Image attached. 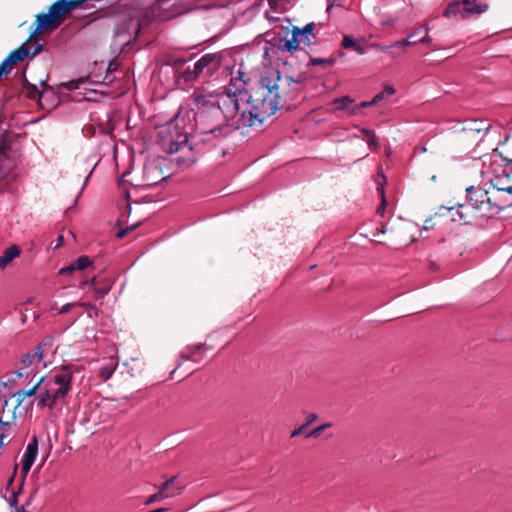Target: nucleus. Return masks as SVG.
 <instances>
[{
    "instance_id": "nucleus-1",
    "label": "nucleus",
    "mask_w": 512,
    "mask_h": 512,
    "mask_svg": "<svg viewBox=\"0 0 512 512\" xmlns=\"http://www.w3.org/2000/svg\"><path fill=\"white\" fill-rule=\"evenodd\" d=\"M279 71L262 76L250 93L238 91L218 96L195 95V109L180 108L176 116L160 131L161 148L168 154L181 153L175 158L185 168L194 163L188 135L195 130L201 141L222 139L241 127L261 126L284 106V85Z\"/></svg>"
},
{
    "instance_id": "nucleus-2",
    "label": "nucleus",
    "mask_w": 512,
    "mask_h": 512,
    "mask_svg": "<svg viewBox=\"0 0 512 512\" xmlns=\"http://www.w3.org/2000/svg\"><path fill=\"white\" fill-rule=\"evenodd\" d=\"M79 372L78 366L65 364L55 367L42 376L41 399L37 407L46 410L53 422L70 413V397L74 374Z\"/></svg>"
},
{
    "instance_id": "nucleus-3",
    "label": "nucleus",
    "mask_w": 512,
    "mask_h": 512,
    "mask_svg": "<svg viewBox=\"0 0 512 512\" xmlns=\"http://www.w3.org/2000/svg\"><path fill=\"white\" fill-rule=\"evenodd\" d=\"M223 54L208 53L203 55L192 66L184 58H177L173 61L172 67L179 79L185 83L194 81L200 77L204 80L213 76L220 68Z\"/></svg>"
},
{
    "instance_id": "nucleus-4",
    "label": "nucleus",
    "mask_w": 512,
    "mask_h": 512,
    "mask_svg": "<svg viewBox=\"0 0 512 512\" xmlns=\"http://www.w3.org/2000/svg\"><path fill=\"white\" fill-rule=\"evenodd\" d=\"M488 194H466V201L457 204V207H448L450 212L455 211L459 216V220L467 222L471 218L473 212H478L479 216L484 217L493 214L497 208L494 207L487 197ZM453 220L455 214L452 213Z\"/></svg>"
},
{
    "instance_id": "nucleus-5",
    "label": "nucleus",
    "mask_w": 512,
    "mask_h": 512,
    "mask_svg": "<svg viewBox=\"0 0 512 512\" xmlns=\"http://www.w3.org/2000/svg\"><path fill=\"white\" fill-rule=\"evenodd\" d=\"M46 346L45 343H41L22 357L16 366V377L24 380H33L43 368L47 367V361L45 359Z\"/></svg>"
},
{
    "instance_id": "nucleus-6",
    "label": "nucleus",
    "mask_w": 512,
    "mask_h": 512,
    "mask_svg": "<svg viewBox=\"0 0 512 512\" xmlns=\"http://www.w3.org/2000/svg\"><path fill=\"white\" fill-rule=\"evenodd\" d=\"M314 23H309L302 29L293 27L291 39H281L278 44V48L282 51L294 52L299 48V36H305L306 40L300 39L302 43L309 45L311 38H314Z\"/></svg>"
},
{
    "instance_id": "nucleus-7",
    "label": "nucleus",
    "mask_w": 512,
    "mask_h": 512,
    "mask_svg": "<svg viewBox=\"0 0 512 512\" xmlns=\"http://www.w3.org/2000/svg\"><path fill=\"white\" fill-rule=\"evenodd\" d=\"M491 188L496 189L498 192H512V160L507 163L503 175L489 178L488 183H484L479 187L483 192H489Z\"/></svg>"
},
{
    "instance_id": "nucleus-8",
    "label": "nucleus",
    "mask_w": 512,
    "mask_h": 512,
    "mask_svg": "<svg viewBox=\"0 0 512 512\" xmlns=\"http://www.w3.org/2000/svg\"><path fill=\"white\" fill-rule=\"evenodd\" d=\"M38 455V441L34 436L27 444L21 459V477L24 479L29 473Z\"/></svg>"
},
{
    "instance_id": "nucleus-9",
    "label": "nucleus",
    "mask_w": 512,
    "mask_h": 512,
    "mask_svg": "<svg viewBox=\"0 0 512 512\" xmlns=\"http://www.w3.org/2000/svg\"><path fill=\"white\" fill-rule=\"evenodd\" d=\"M462 19H469L472 16H479L488 11L489 5L485 2H477V0H462Z\"/></svg>"
},
{
    "instance_id": "nucleus-10",
    "label": "nucleus",
    "mask_w": 512,
    "mask_h": 512,
    "mask_svg": "<svg viewBox=\"0 0 512 512\" xmlns=\"http://www.w3.org/2000/svg\"><path fill=\"white\" fill-rule=\"evenodd\" d=\"M174 481H175V477H172L169 480H167L165 483H163V485L161 486L160 490L157 493L151 495L146 500L145 504L146 505H150L152 503L161 501V500L166 499V498L174 497L175 495L179 494L180 491H181V487H178L173 492H168L167 491L168 488L173 485Z\"/></svg>"
},
{
    "instance_id": "nucleus-11",
    "label": "nucleus",
    "mask_w": 512,
    "mask_h": 512,
    "mask_svg": "<svg viewBox=\"0 0 512 512\" xmlns=\"http://www.w3.org/2000/svg\"><path fill=\"white\" fill-rule=\"evenodd\" d=\"M332 105L335 106L336 110L346 111L351 115L358 113V106L350 96L336 98L332 101Z\"/></svg>"
},
{
    "instance_id": "nucleus-12",
    "label": "nucleus",
    "mask_w": 512,
    "mask_h": 512,
    "mask_svg": "<svg viewBox=\"0 0 512 512\" xmlns=\"http://www.w3.org/2000/svg\"><path fill=\"white\" fill-rule=\"evenodd\" d=\"M90 265H91V261L87 256H80L78 259H76L70 265H68L64 268H61L59 271V274L60 275H69L75 271L85 270Z\"/></svg>"
},
{
    "instance_id": "nucleus-13",
    "label": "nucleus",
    "mask_w": 512,
    "mask_h": 512,
    "mask_svg": "<svg viewBox=\"0 0 512 512\" xmlns=\"http://www.w3.org/2000/svg\"><path fill=\"white\" fill-rule=\"evenodd\" d=\"M42 388V376L36 381V383L28 388L21 389L16 393V396L20 401H24L27 397L36 396V400L41 399V389Z\"/></svg>"
},
{
    "instance_id": "nucleus-14",
    "label": "nucleus",
    "mask_w": 512,
    "mask_h": 512,
    "mask_svg": "<svg viewBox=\"0 0 512 512\" xmlns=\"http://www.w3.org/2000/svg\"><path fill=\"white\" fill-rule=\"evenodd\" d=\"M30 54V49L28 44L25 43L21 45L18 49L12 51L7 58L15 65L16 63L24 60Z\"/></svg>"
},
{
    "instance_id": "nucleus-15",
    "label": "nucleus",
    "mask_w": 512,
    "mask_h": 512,
    "mask_svg": "<svg viewBox=\"0 0 512 512\" xmlns=\"http://www.w3.org/2000/svg\"><path fill=\"white\" fill-rule=\"evenodd\" d=\"M423 27L419 26L418 28L414 29L407 38L396 41L393 43V46H399L400 48H405L407 46H413L418 43V40H415L414 38L418 36L422 32Z\"/></svg>"
},
{
    "instance_id": "nucleus-16",
    "label": "nucleus",
    "mask_w": 512,
    "mask_h": 512,
    "mask_svg": "<svg viewBox=\"0 0 512 512\" xmlns=\"http://www.w3.org/2000/svg\"><path fill=\"white\" fill-rule=\"evenodd\" d=\"M462 9H463L462 0L453 1L444 10L443 16L446 18H450L452 16L460 15L462 17Z\"/></svg>"
},
{
    "instance_id": "nucleus-17",
    "label": "nucleus",
    "mask_w": 512,
    "mask_h": 512,
    "mask_svg": "<svg viewBox=\"0 0 512 512\" xmlns=\"http://www.w3.org/2000/svg\"><path fill=\"white\" fill-rule=\"evenodd\" d=\"M389 196H391V194H389ZM380 200L381 202L376 209V213L379 216L384 217L386 211L390 212L393 209V206L388 198V194H380Z\"/></svg>"
},
{
    "instance_id": "nucleus-18",
    "label": "nucleus",
    "mask_w": 512,
    "mask_h": 512,
    "mask_svg": "<svg viewBox=\"0 0 512 512\" xmlns=\"http://www.w3.org/2000/svg\"><path fill=\"white\" fill-rule=\"evenodd\" d=\"M117 367V363L114 360H109L105 365L101 366L99 374L103 380H107L111 377Z\"/></svg>"
},
{
    "instance_id": "nucleus-19",
    "label": "nucleus",
    "mask_w": 512,
    "mask_h": 512,
    "mask_svg": "<svg viewBox=\"0 0 512 512\" xmlns=\"http://www.w3.org/2000/svg\"><path fill=\"white\" fill-rule=\"evenodd\" d=\"M374 181L376 184V192H385L386 177L381 167L378 169V172L374 177Z\"/></svg>"
},
{
    "instance_id": "nucleus-20",
    "label": "nucleus",
    "mask_w": 512,
    "mask_h": 512,
    "mask_svg": "<svg viewBox=\"0 0 512 512\" xmlns=\"http://www.w3.org/2000/svg\"><path fill=\"white\" fill-rule=\"evenodd\" d=\"M395 93V89L392 86H385V88L377 93L373 98L374 102L379 103L380 101L392 96Z\"/></svg>"
},
{
    "instance_id": "nucleus-21",
    "label": "nucleus",
    "mask_w": 512,
    "mask_h": 512,
    "mask_svg": "<svg viewBox=\"0 0 512 512\" xmlns=\"http://www.w3.org/2000/svg\"><path fill=\"white\" fill-rule=\"evenodd\" d=\"M15 418L13 416L6 415L5 409L3 408L0 412V431H4L5 427H10L14 424Z\"/></svg>"
},
{
    "instance_id": "nucleus-22",
    "label": "nucleus",
    "mask_w": 512,
    "mask_h": 512,
    "mask_svg": "<svg viewBox=\"0 0 512 512\" xmlns=\"http://www.w3.org/2000/svg\"><path fill=\"white\" fill-rule=\"evenodd\" d=\"M335 60L333 58H310L308 65L309 66H315V65H327L331 66L333 65Z\"/></svg>"
},
{
    "instance_id": "nucleus-23",
    "label": "nucleus",
    "mask_w": 512,
    "mask_h": 512,
    "mask_svg": "<svg viewBox=\"0 0 512 512\" xmlns=\"http://www.w3.org/2000/svg\"><path fill=\"white\" fill-rule=\"evenodd\" d=\"M20 254V249L13 245L9 248H7L4 253L3 257L6 258L9 262H11L14 258H16Z\"/></svg>"
},
{
    "instance_id": "nucleus-24",
    "label": "nucleus",
    "mask_w": 512,
    "mask_h": 512,
    "mask_svg": "<svg viewBox=\"0 0 512 512\" xmlns=\"http://www.w3.org/2000/svg\"><path fill=\"white\" fill-rule=\"evenodd\" d=\"M489 128H490V126L489 125L486 126L483 121H480V122L474 121L473 126L469 129L471 131H476L478 133L484 132V135H485L489 131Z\"/></svg>"
},
{
    "instance_id": "nucleus-25",
    "label": "nucleus",
    "mask_w": 512,
    "mask_h": 512,
    "mask_svg": "<svg viewBox=\"0 0 512 512\" xmlns=\"http://www.w3.org/2000/svg\"><path fill=\"white\" fill-rule=\"evenodd\" d=\"M14 64L6 57L0 64V71L2 75H7L13 69Z\"/></svg>"
},
{
    "instance_id": "nucleus-26",
    "label": "nucleus",
    "mask_w": 512,
    "mask_h": 512,
    "mask_svg": "<svg viewBox=\"0 0 512 512\" xmlns=\"http://www.w3.org/2000/svg\"><path fill=\"white\" fill-rule=\"evenodd\" d=\"M374 47L384 53H390L393 58H396L398 54L391 51L392 48H396L397 46H393V43L390 45H384V44H375Z\"/></svg>"
},
{
    "instance_id": "nucleus-27",
    "label": "nucleus",
    "mask_w": 512,
    "mask_h": 512,
    "mask_svg": "<svg viewBox=\"0 0 512 512\" xmlns=\"http://www.w3.org/2000/svg\"><path fill=\"white\" fill-rule=\"evenodd\" d=\"M110 291V286L96 287L94 288L95 299L103 298Z\"/></svg>"
},
{
    "instance_id": "nucleus-28",
    "label": "nucleus",
    "mask_w": 512,
    "mask_h": 512,
    "mask_svg": "<svg viewBox=\"0 0 512 512\" xmlns=\"http://www.w3.org/2000/svg\"><path fill=\"white\" fill-rule=\"evenodd\" d=\"M422 27H423L422 31L424 32V36L422 38L418 39V43L432 45V38L428 35L429 27L426 25H422Z\"/></svg>"
},
{
    "instance_id": "nucleus-29",
    "label": "nucleus",
    "mask_w": 512,
    "mask_h": 512,
    "mask_svg": "<svg viewBox=\"0 0 512 512\" xmlns=\"http://www.w3.org/2000/svg\"><path fill=\"white\" fill-rule=\"evenodd\" d=\"M342 46L344 48H353L357 46L356 40L352 36L345 35L342 40Z\"/></svg>"
},
{
    "instance_id": "nucleus-30",
    "label": "nucleus",
    "mask_w": 512,
    "mask_h": 512,
    "mask_svg": "<svg viewBox=\"0 0 512 512\" xmlns=\"http://www.w3.org/2000/svg\"><path fill=\"white\" fill-rule=\"evenodd\" d=\"M327 427H330V424H324V425H321L313 430H311L307 435L306 437H313V438H317L319 437L322 432L324 431V429H326Z\"/></svg>"
},
{
    "instance_id": "nucleus-31",
    "label": "nucleus",
    "mask_w": 512,
    "mask_h": 512,
    "mask_svg": "<svg viewBox=\"0 0 512 512\" xmlns=\"http://www.w3.org/2000/svg\"><path fill=\"white\" fill-rule=\"evenodd\" d=\"M366 141H367L368 146L372 150H376L379 147V140H378V137L376 136L375 132L370 137H368Z\"/></svg>"
},
{
    "instance_id": "nucleus-32",
    "label": "nucleus",
    "mask_w": 512,
    "mask_h": 512,
    "mask_svg": "<svg viewBox=\"0 0 512 512\" xmlns=\"http://www.w3.org/2000/svg\"><path fill=\"white\" fill-rule=\"evenodd\" d=\"M76 305H77V302L67 303L61 307V309L59 310V313L65 314V313L69 312L73 307H76Z\"/></svg>"
},
{
    "instance_id": "nucleus-33",
    "label": "nucleus",
    "mask_w": 512,
    "mask_h": 512,
    "mask_svg": "<svg viewBox=\"0 0 512 512\" xmlns=\"http://www.w3.org/2000/svg\"><path fill=\"white\" fill-rule=\"evenodd\" d=\"M77 306L84 307L88 313H90L91 310L95 309L94 305H92L91 303H86V302H77L76 307Z\"/></svg>"
},
{
    "instance_id": "nucleus-34",
    "label": "nucleus",
    "mask_w": 512,
    "mask_h": 512,
    "mask_svg": "<svg viewBox=\"0 0 512 512\" xmlns=\"http://www.w3.org/2000/svg\"><path fill=\"white\" fill-rule=\"evenodd\" d=\"M134 226L127 227L125 229H121L116 233L118 238H123L129 231L133 230Z\"/></svg>"
},
{
    "instance_id": "nucleus-35",
    "label": "nucleus",
    "mask_w": 512,
    "mask_h": 512,
    "mask_svg": "<svg viewBox=\"0 0 512 512\" xmlns=\"http://www.w3.org/2000/svg\"><path fill=\"white\" fill-rule=\"evenodd\" d=\"M375 104H376V102H374V98H373L371 101H363L357 106H358V110H359L360 108L370 107Z\"/></svg>"
},
{
    "instance_id": "nucleus-36",
    "label": "nucleus",
    "mask_w": 512,
    "mask_h": 512,
    "mask_svg": "<svg viewBox=\"0 0 512 512\" xmlns=\"http://www.w3.org/2000/svg\"><path fill=\"white\" fill-rule=\"evenodd\" d=\"M360 131H361L362 135L365 137L366 140H367L368 137H370L374 133L373 130L366 129V128H361Z\"/></svg>"
},
{
    "instance_id": "nucleus-37",
    "label": "nucleus",
    "mask_w": 512,
    "mask_h": 512,
    "mask_svg": "<svg viewBox=\"0 0 512 512\" xmlns=\"http://www.w3.org/2000/svg\"><path fill=\"white\" fill-rule=\"evenodd\" d=\"M42 50H43V45H42V44H37V45L34 47L33 51L31 52V55H32V56H36V55H38Z\"/></svg>"
},
{
    "instance_id": "nucleus-38",
    "label": "nucleus",
    "mask_w": 512,
    "mask_h": 512,
    "mask_svg": "<svg viewBox=\"0 0 512 512\" xmlns=\"http://www.w3.org/2000/svg\"><path fill=\"white\" fill-rule=\"evenodd\" d=\"M306 427V425H302L301 427L295 429L292 433H291V437H296L298 435H300L303 431V429Z\"/></svg>"
},
{
    "instance_id": "nucleus-39",
    "label": "nucleus",
    "mask_w": 512,
    "mask_h": 512,
    "mask_svg": "<svg viewBox=\"0 0 512 512\" xmlns=\"http://www.w3.org/2000/svg\"><path fill=\"white\" fill-rule=\"evenodd\" d=\"M178 487H181V488H182V486H181V485H179V484L177 483V481L175 480V481H174V483H173V485H172V486H170V487L168 488V490H167V491H168V492H173V491H175Z\"/></svg>"
},
{
    "instance_id": "nucleus-40",
    "label": "nucleus",
    "mask_w": 512,
    "mask_h": 512,
    "mask_svg": "<svg viewBox=\"0 0 512 512\" xmlns=\"http://www.w3.org/2000/svg\"><path fill=\"white\" fill-rule=\"evenodd\" d=\"M111 66H112V64H110L108 67L107 74L105 75V78H104L105 81H109V82L113 81V78H111V76H110Z\"/></svg>"
},
{
    "instance_id": "nucleus-41",
    "label": "nucleus",
    "mask_w": 512,
    "mask_h": 512,
    "mask_svg": "<svg viewBox=\"0 0 512 512\" xmlns=\"http://www.w3.org/2000/svg\"><path fill=\"white\" fill-rule=\"evenodd\" d=\"M9 263L10 262L6 258H4L3 256L0 257V268H4Z\"/></svg>"
},
{
    "instance_id": "nucleus-42",
    "label": "nucleus",
    "mask_w": 512,
    "mask_h": 512,
    "mask_svg": "<svg viewBox=\"0 0 512 512\" xmlns=\"http://www.w3.org/2000/svg\"><path fill=\"white\" fill-rule=\"evenodd\" d=\"M510 184H512V179H511V178H509V179H505V180L501 181V182L498 184V186H508V185H510Z\"/></svg>"
},
{
    "instance_id": "nucleus-43",
    "label": "nucleus",
    "mask_w": 512,
    "mask_h": 512,
    "mask_svg": "<svg viewBox=\"0 0 512 512\" xmlns=\"http://www.w3.org/2000/svg\"><path fill=\"white\" fill-rule=\"evenodd\" d=\"M317 418L316 414H310L308 416V421L307 423L305 424L306 426L309 425L310 423H312L315 419Z\"/></svg>"
},
{
    "instance_id": "nucleus-44",
    "label": "nucleus",
    "mask_w": 512,
    "mask_h": 512,
    "mask_svg": "<svg viewBox=\"0 0 512 512\" xmlns=\"http://www.w3.org/2000/svg\"><path fill=\"white\" fill-rule=\"evenodd\" d=\"M124 195H125V198L123 199V202H124L125 206L129 208V206H130V204H129V196H130V194L126 193Z\"/></svg>"
},
{
    "instance_id": "nucleus-45",
    "label": "nucleus",
    "mask_w": 512,
    "mask_h": 512,
    "mask_svg": "<svg viewBox=\"0 0 512 512\" xmlns=\"http://www.w3.org/2000/svg\"><path fill=\"white\" fill-rule=\"evenodd\" d=\"M200 349H201V345L195 346L194 351L190 355H188V358H191L194 360V355H195L196 350H200Z\"/></svg>"
},
{
    "instance_id": "nucleus-46",
    "label": "nucleus",
    "mask_w": 512,
    "mask_h": 512,
    "mask_svg": "<svg viewBox=\"0 0 512 512\" xmlns=\"http://www.w3.org/2000/svg\"><path fill=\"white\" fill-rule=\"evenodd\" d=\"M354 49L359 53V54H364L365 53V50L363 47H361L358 43H357V46L354 47Z\"/></svg>"
},
{
    "instance_id": "nucleus-47",
    "label": "nucleus",
    "mask_w": 512,
    "mask_h": 512,
    "mask_svg": "<svg viewBox=\"0 0 512 512\" xmlns=\"http://www.w3.org/2000/svg\"><path fill=\"white\" fill-rule=\"evenodd\" d=\"M95 283H96V279H95V278H92L90 281H89V280H85V281H83L81 284H82V285H87V284L94 285Z\"/></svg>"
},
{
    "instance_id": "nucleus-48",
    "label": "nucleus",
    "mask_w": 512,
    "mask_h": 512,
    "mask_svg": "<svg viewBox=\"0 0 512 512\" xmlns=\"http://www.w3.org/2000/svg\"><path fill=\"white\" fill-rule=\"evenodd\" d=\"M465 192H469V193L474 192V186H468V187L465 189Z\"/></svg>"
},
{
    "instance_id": "nucleus-49",
    "label": "nucleus",
    "mask_w": 512,
    "mask_h": 512,
    "mask_svg": "<svg viewBox=\"0 0 512 512\" xmlns=\"http://www.w3.org/2000/svg\"><path fill=\"white\" fill-rule=\"evenodd\" d=\"M62 241H63V238H62V236H60L58 238V243L56 244V247L60 246L62 244Z\"/></svg>"
},
{
    "instance_id": "nucleus-50",
    "label": "nucleus",
    "mask_w": 512,
    "mask_h": 512,
    "mask_svg": "<svg viewBox=\"0 0 512 512\" xmlns=\"http://www.w3.org/2000/svg\"><path fill=\"white\" fill-rule=\"evenodd\" d=\"M300 39L306 40L305 36H299V44L302 43V41H300Z\"/></svg>"
},
{
    "instance_id": "nucleus-51",
    "label": "nucleus",
    "mask_w": 512,
    "mask_h": 512,
    "mask_svg": "<svg viewBox=\"0 0 512 512\" xmlns=\"http://www.w3.org/2000/svg\"><path fill=\"white\" fill-rule=\"evenodd\" d=\"M162 511H164V509H156V510H153L151 512H162Z\"/></svg>"
},
{
    "instance_id": "nucleus-52",
    "label": "nucleus",
    "mask_w": 512,
    "mask_h": 512,
    "mask_svg": "<svg viewBox=\"0 0 512 512\" xmlns=\"http://www.w3.org/2000/svg\"><path fill=\"white\" fill-rule=\"evenodd\" d=\"M16 502V494L13 492V503Z\"/></svg>"
}]
</instances>
